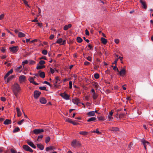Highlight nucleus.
<instances>
[{
	"label": "nucleus",
	"mask_w": 153,
	"mask_h": 153,
	"mask_svg": "<svg viewBox=\"0 0 153 153\" xmlns=\"http://www.w3.org/2000/svg\"><path fill=\"white\" fill-rule=\"evenodd\" d=\"M12 90L16 97L18 98L21 93V88L20 85L17 83H14L12 86Z\"/></svg>",
	"instance_id": "nucleus-1"
},
{
	"label": "nucleus",
	"mask_w": 153,
	"mask_h": 153,
	"mask_svg": "<svg viewBox=\"0 0 153 153\" xmlns=\"http://www.w3.org/2000/svg\"><path fill=\"white\" fill-rule=\"evenodd\" d=\"M71 145L72 147L76 148L77 146H80L81 144L78 141L74 140L72 142Z\"/></svg>",
	"instance_id": "nucleus-2"
},
{
	"label": "nucleus",
	"mask_w": 153,
	"mask_h": 153,
	"mask_svg": "<svg viewBox=\"0 0 153 153\" xmlns=\"http://www.w3.org/2000/svg\"><path fill=\"white\" fill-rule=\"evenodd\" d=\"M60 95L65 100H68L69 99L70 95L65 92L60 94Z\"/></svg>",
	"instance_id": "nucleus-3"
},
{
	"label": "nucleus",
	"mask_w": 153,
	"mask_h": 153,
	"mask_svg": "<svg viewBox=\"0 0 153 153\" xmlns=\"http://www.w3.org/2000/svg\"><path fill=\"white\" fill-rule=\"evenodd\" d=\"M23 148L26 151H29L32 153L33 152V150L27 145H23Z\"/></svg>",
	"instance_id": "nucleus-4"
},
{
	"label": "nucleus",
	"mask_w": 153,
	"mask_h": 153,
	"mask_svg": "<svg viewBox=\"0 0 153 153\" xmlns=\"http://www.w3.org/2000/svg\"><path fill=\"white\" fill-rule=\"evenodd\" d=\"M72 102L75 104L78 105L79 103H80V100L78 98L76 97L73 99L72 100Z\"/></svg>",
	"instance_id": "nucleus-5"
},
{
	"label": "nucleus",
	"mask_w": 153,
	"mask_h": 153,
	"mask_svg": "<svg viewBox=\"0 0 153 153\" xmlns=\"http://www.w3.org/2000/svg\"><path fill=\"white\" fill-rule=\"evenodd\" d=\"M26 79V76L24 75H21L19 77V81L20 83L24 82Z\"/></svg>",
	"instance_id": "nucleus-6"
},
{
	"label": "nucleus",
	"mask_w": 153,
	"mask_h": 153,
	"mask_svg": "<svg viewBox=\"0 0 153 153\" xmlns=\"http://www.w3.org/2000/svg\"><path fill=\"white\" fill-rule=\"evenodd\" d=\"M28 81L30 82L31 83L35 85H38V84L34 81V78L31 76H30L28 79Z\"/></svg>",
	"instance_id": "nucleus-7"
},
{
	"label": "nucleus",
	"mask_w": 153,
	"mask_h": 153,
	"mask_svg": "<svg viewBox=\"0 0 153 153\" xmlns=\"http://www.w3.org/2000/svg\"><path fill=\"white\" fill-rule=\"evenodd\" d=\"M40 94V92L38 91H35L34 92V97L35 99H37Z\"/></svg>",
	"instance_id": "nucleus-8"
},
{
	"label": "nucleus",
	"mask_w": 153,
	"mask_h": 153,
	"mask_svg": "<svg viewBox=\"0 0 153 153\" xmlns=\"http://www.w3.org/2000/svg\"><path fill=\"white\" fill-rule=\"evenodd\" d=\"M10 51L13 53H16L18 50V48L17 46H14L10 48Z\"/></svg>",
	"instance_id": "nucleus-9"
},
{
	"label": "nucleus",
	"mask_w": 153,
	"mask_h": 153,
	"mask_svg": "<svg viewBox=\"0 0 153 153\" xmlns=\"http://www.w3.org/2000/svg\"><path fill=\"white\" fill-rule=\"evenodd\" d=\"M141 142L144 145V147L146 150V146L147 145H149V143L148 141H146L144 139H143L141 140Z\"/></svg>",
	"instance_id": "nucleus-10"
},
{
	"label": "nucleus",
	"mask_w": 153,
	"mask_h": 153,
	"mask_svg": "<svg viewBox=\"0 0 153 153\" xmlns=\"http://www.w3.org/2000/svg\"><path fill=\"white\" fill-rule=\"evenodd\" d=\"M44 131L43 129H34L33 131V132L35 134H38Z\"/></svg>",
	"instance_id": "nucleus-11"
},
{
	"label": "nucleus",
	"mask_w": 153,
	"mask_h": 153,
	"mask_svg": "<svg viewBox=\"0 0 153 153\" xmlns=\"http://www.w3.org/2000/svg\"><path fill=\"white\" fill-rule=\"evenodd\" d=\"M55 79L56 80L55 83L56 84H60L62 82V81L60 79V77L59 76H56L55 77Z\"/></svg>",
	"instance_id": "nucleus-12"
},
{
	"label": "nucleus",
	"mask_w": 153,
	"mask_h": 153,
	"mask_svg": "<svg viewBox=\"0 0 153 153\" xmlns=\"http://www.w3.org/2000/svg\"><path fill=\"white\" fill-rule=\"evenodd\" d=\"M126 73V70L125 69L123 68L121 69V71L119 73V74L120 76H123Z\"/></svg>",
	"instance_id": "nucleus-13"
},
{
	"label": "nucleus",
	"mask_w": 153,
	"mask_h": 153,
	"mask_svg": "<svg viewBox=\"0 0 153 153\" xmlns=\"http://www.w3.org/2000/svg\"><path fill=\"white\" fill-rule=\"evenodd\" d=\"M140 2L143 5V7L145 9H146L147 8V7L146 2L143 0H140Z\"/></svg>",
	"instance_id": "nucleus-14"
},
{
	"label": "nucleus",
	"mask_w": 153,
	"mask_h": 153,
	"mask_svg": "<svg viewBox=\"0 0 153 153\" xmlns=\"http://www.w3.org/2000/svg\"><path fill=\"white\" fill-rule=\"evenodd\" d=\"M15 77L14 75H11L5 81L7 83H8L10 82V81H11L12 79Z\"/></svg>",
	"instance_id": "nucleus-15"
},
{
	"label": "nucleus",
	"mask_w": 153,
	"mask_h": 153,
	"mask_svg": "<svg viewBox=\"0 0 153 153\" xmlns=\"http://www.w3.org/2000/svg\"><path fill=\"white\" fill-rule=\"evenodd\" d=\"M13 72V70L11 69L4 76V79H5L10 75Z\"/></svg>",
	"instance_id": "nucleus-16"
},
{
	"label": "nucleus",
	"mask_w": 153,
	"mask_h": 153,
	"mask_svg": "<svg viewBox=\"0 0 153 153\" xmlns=\"http://www.w3.org/2000/svg\"><path fill=\"white\" fill-rule=\"evenodd\" d=\"M40 102L42 104H45L46 103L47 101L45 98L42 97L40 99Z\"/></svg>",
	"instance_id": "nucleus-17"
},
{
	"label": "nucleus",
	"mask_w": 153,
	"mask_h": 153,
	"mask_svg": "<svg viewBox=\"0 0 153 153\" xmlns=\"http://www.w3.org/2000/svg\"><path fill=\"white\" fill-rule=\"evenodd\" d=\"M27 143L28 145L31 146L33 148L35 149L36 148V146L34 145L33 143L31 141H28L27 142Z\"/></svg>",
	"instance_id": "nucleus-18"
},
{
	"label": "nucleus",
	"mask_w": 153,
	"mask_h": 153,
	"mask_svg": "<svg viewBox=\"0 0 153 153\" xmlns=\"http://www.w3.org/2000/svg\"><path fill=\"white\" fill-rule=\"evenodd\" d=\"M87 115L89 117L94 116L95 115V112L94 111L89 112L87 113Z\"/></svg>",
	"instance_id": "nucleus-19"
},
{
	"label": "nucleus",
	"mask_w": 153,
	"mask_h": 153,
	"mask_svg": "<svg viewBox=\"0 0 153 153\" xmlns=\"http://www.w3.org/2000/svg\"><path fill=\"white\" fill-rule=\"evenodd\" d=\"M11 123V120L9 119H6L4 122V124L6 125L10 124Z\"/></svg>",
	"instance_id": "nucleus-20"
},
{
	"label": "nucleus",
	"mask_w": 153,
	"mask_h": 153,
	"mask_svg": "<svg viewBox=\"0 0 153 153\" xmlns=\"http://www.w3.org/2000/svg\"><path fill=\"white\" fill-rule=\"evenodd\" d=\"M101 41L102 43L104 45H106V44L107 42V40L103 37H102L101 38Z\"/></svg>",
	"instance_id": "nucleus-21"
},
{
	"label": "nucleus",
	"mask_w": 153,
	"mask_h": 153,
	"mask_svg": "<svg viewBox=\"0 0 153 153\" xmlns=\"http://www.w3.org/2000/svg\"><path fill=\"white\" fill-rule=\"evenodd\" d=\"M71 24H69L68 25H65L63 28V29L65 30H68L69 28H71Z\"/></svg>",
	"instance_id": "nucleus-22"
},
{
	"label": "nucleus",
	"mask_w": 153,
	"mask_h": 153,
	"mask_svg": "<svg viewBox=\"0 0 153 153\" xmlns=\"http://www.w3.org/2000/svg\"><path fill=\"white\" fill-rule=\"evenodd\" d=\"M16 110L18 117H20L21 115L22 114L19 108H16Z\"/></svg>",
	"instance_id": "nucleus-23"
},
{
	"label": "nucleus",
	"mask_w": 153,
	"mask_h": 153,
	"mask_svg": "<svg viewBox=\"0 0 153 153\" xmlns=\"http://www.w3.org/2000/svg\"><path fill=\"white\" fill-rule=\"evenodd\" d=\"M18 36L20 38L23 37L25 36V34L22 32H19L18 33Z\"/></svg>",
	"instance_id": "nucleus-24"
},
{
	"label": "nucleus",
	"mask_w": 153,
	"mask_h": 153,
	"mask_svg": "<svg viewBox=\"0 0 153 153\" xmlns=\"http://www.w3.org/2000/svg\"><path fill=\"white\" fill-rule=\"evenodd\" d=\"M79 134L85 136L88 134V132L86 131H82L79 132Z\"/></svg>",
	"instance_id": "nucleus-25"
},
{
	"label": "nucleus",
	"mask_w": 153,
	"mask_h": 153,
	"mask_svg": "<svg viewBox=\"0 0 153 153\" xmlns=\"http://www.w3.org/2000/svg\"><path fill=\"white\" fill-rule=\"evenodd\" d=\"M96 119V118L95 117H92L91 118H90L89 119H88L87 121L88 122H93L95 121Z\"/></svg>",
	"instance_id": "nucleus-26"
},
{
	"label": "nucleus",
	"mask_w": 153,
	"mask_h": 153,
	"mask_svg": "<svg viewBox=\"0 0 153 153\" xmlns=\"http://www.w3.org/2000/svg\"><path fill=\"white\" fill-rule=\"evenodd\" d=\"M55 149V147L54 146H50L49 147H47L46 148V151H48L50 150H53Z\"/></svg>",
	"instance_id": "nucleus-27"
},
{
	"label": "nucleus",
	"mask_w": 153,
	"mask_h": 153,
	"mask_svg": "<svg viewBox=\"0 0 153 153\" xmlns=\"http://www.w3.org/2000/svg\"><path fill=\"white\" fill-rule=\"evenodd\" d=\"M45 66L44 65H39L38 64L36 67V69L38 70L44 68H45Z\"/></svg>",
	"instance_id": "nucleus-28"
},
{
	"label": "nucleus",
	"mask_w": 153,
	"mask_h": 153,
	"mask_svg": "<svg viewBox=\"0 0 153 153\" xmlns=\"http://www.w3.org/2000/svg\"><path fill=\"white\" fill-rule=\"evenodd\" d=\"M119 130V128L117 127H112L109 129V130L112 131H118Z\"/></svg>",
	"instance_id": "nucleus-29"
},
{
	"label": "nucleus",
	"mask_w": 153,
	"mask_h": 153,
	"mask_svg": "<svg viewBox=\"0 0 153 153\" xmlns=\"http://www.w3.org/2000/svg\"><path fill=\"white\" fill-rule=\"evenodd\" d=\"M97 118L99 120L103 121L105 120L104 116H99L97 117Z\"/></svg>",
	"instance_id": "nucleus-30"
},
{
	"label": "nucleus",
	"mask_w": 153,
	"mask_h": 153,
	"mask_svg": "<svg viewBox=\"0 0 153 153\" xmlns=\"http://www.w3.org/2000/svg\"><path fill=\"white\" fill-rule=\"evenodd\" d=\"M63 42V40L62 38H59L57 39L56 41V43L59 44L60 45H62V42Z\"/></svg>",
	"instance_id": "nucleus-31"
},
{
	"label": "nucleus",
	"mask_w": 153,
	"mask_h": 153,
	"mask_svg": "<svg viewBox=\"0 0 153 153\" xmlns=\"http://www.w3.org/2000/svg\"><path fill=\"white\" fill-rule=\"evenodd\" d=\"M37 147L41 150H43L44 147L43 145L41 144H39L37 145Z\"/></svg>",
	"instance_id": "nucleus-32"
},
{
	"label": "nucleus",
	"mask_w": 153,
	"mask_h": 153,
	"mask_svg": "<svg viewBox=\"0 0 153 153\" xmlns=\"http://www.w3.org/2000/svg\"><path fill=\"white\" fill-rule=\"evenodd\" d=\"M87 47L89 48L88 49V50H93V45L89 44L87 46Z\"/></svg>",
	"instance_id": "nucleus-33"
},
{
	"label": "nucleus",
	"mask_w": 153,
	"mask_h": 153,
	"mask_svg": "<svg viewBox=\"0 0 153 153\" xmlns=\"http://www.w3.org/2000/svg\"><path fill=\"white\" fill-rule=\"evenodd\" d=\"M40 76L42 78H44L45 77V73L44 72H41L39 74Z\"/></svg>",
	"instance_id": "nucleus-34"
},
{
	"label": "nucleus",
	"mask_w": 153,
	"mask_h": 153,
	"mask_svg": "<svg viewBox=\"0 0 153 153\" xmlns=\"http://www.w3.org/2000/svg\"><path fill=\"white\" fill-rule=\"evenodd\" d=\"M76 40L78 42L80 43L82 42V39L80 37L78 36L76 38Z\"/></svg>",
	"instance_id": "nucleus-35"
},
{
	"label": "nucleus",
	"mask_w": 153,
	"mask_h": 153,
	"mask_svg": "<svg viewBox=\"0 0 153 153\" xmlns=\"http://www.w3.org/2000/svg\"><path fill=\"white\" fill-rule=\"evenodd\" d=\"M93 86L96 88H98L99 86V85L97 82H94L93 83Z\"/></svg>",
	"instance_id": "nucleus-36"
},
{
	"label": "nucleus",
	"mask_w": 153,
	"mask_h": 153,
	"mask_svg": "<svg viewBox=\"0 0 153 153\" xmlns=\"http://www.w3.org/2000/svg\"><path fill=\"white\" fill-rule=\"evenodd\" d=\"M91 133H95L98 134H101V132L99 131L98 128L96 129L95 131H91Z\"/></svg>",
	"instance_id": "nucleus-37"
},
{
	"label": "nucleus",
	"mask_w": 153,
	"mask_h": 153,
	"mask_svg": "<svg viewBox=\"0 0 153 153\" xmlns=\"http://www.w3.org/2000/svg\"><path fill=\"white\" fill-rule=\"evenodd\" d=\"M20 131V128L18 127L15 128L13 131V133L17 132Z\"/></svg>",
	"instance_id": "nucleus-38"
},
{
	"label": "nucleus",
	"mask_w": 153,
	"mask_h": 153,
	"mask_svg": "<svg viewBox=\"0 0 153 153\" xmlns=\"http://www.w3.org/2000/svg\"><path fill=\"white\" fill-rule=\"evenodd\" d=\"M50 140V137H47L45 138V142L46 143H48Z\"/></svg>",
	"instance_id": "nucleus-39"
},
{
	"label": "nucleus",
	"mask_w": 153,
	"mask_h": 153,
	"mask_svg": "<svg viewBox=\"0 0 153 153\" xmlns=\"http://www.w3.org/2000/svg\"><path fill=\"white\" fill-rule=\"evenodd\" d=\"M43 135H41L40 136H38V138L37 139V140L38 141H41L42 138H43Z\"/></svg>",
	"instance_id": "nucleus-40"
},
{
	"label": "nucleus",
	"mask_w": 153,
	"mask_h": 153,
	"mask_svg": "<svg viewBox=\"0 0 153 153\" xmlns=\"http://www.w3.org/2000/svg\"><path fill=\"white\" fill-rule=\"evenodd\" d=\"M93 98L94 100H96L98 97V95L96 93H93Z\"/></svg>",
	"instance_id": "nucleus-41"
},
{
	"label": "nucleus",
	"mask_w": 153,
	"mask_h": 153,
	"mask_svg": "<svg viewBox=\"0 0 153 153\" xmlns=\"http://www.w3.org/2000/svg\"><path fill=\"white\" fill-rule=\"evenodd\" d=\"M39 88L41 90L47 91L46 87L45 86L40 87Z\"/></svg>",
	"instance_id": "nucleus-42"
},
{
	"label": "nucleus",
	"mask_w": 153,
	"mask_h": 153,
	"mask_svg": "<svg viewBox=\"0 0 153 153\" xmlns=\"http://www.w3.org/2000/svg\"><path fill=\"white\" fill-rule=\"evenodd\" d=\"M94 77L96 79H98L100 77V75L98 73H95L94 74Z\"/></svg>",
	"instance_id": "nucleus-43"
},
{
	"label": "nucleus",
	"mask_w": 153,
	"mask_h": 153,
	"mask_svg": "<svg viewBox=\"0 0 153 153\" xmlns=\"http://www.w3.org/2000/svg\"><path fill=\"white\" fill-rule=\"evenodd\" d=\"M65 121L69 122L70 123H71L72 122V120L70 118H66L65 119Z\"/></svg>",
	"instance_id": "nucleus-44"
},
{
	"label": "nucleus",
	"mask_w": 153,
	"mask_h": 153,
	"mask_svg": "<svg viewBox=\"0 0 153 153\" xmlns=\"http://www.w3.org/2000/svg\"><path fill=\"white\" fill-rule=\"evenodd\" d=\"M42 53L44 55H46L48 53V51H47L46 50H43L42 51Z\"/></svg>",
	"instance_id": "nucleus-45"
},
{
	"label": "nucleus",
	"mask_w": 153,
	"mask_h": 153,
	"mask_svg": "<svg viewBox=\"0 0 153 153\" xmlns=\"http://www.w3.org/2000/svg\"><path fill=\"white\" fill-rule=\"evenodd\" d=\"M24 4L27 6L28 7H30L29 6L28 4V2L26 0H22Z\"/></svg>",
	"instance_id": "nucleus-46"
},
{
	"label": "nucleus",
	"mask_w": 153,
	"mask_h": 153,
	"mask_svg": "<svg viewBox=\"0 0 153 153\" xmlns=\"http://www.w3.org/2000/svg\"><path fill=\"white\" fill-rule=\"evenodd\" d=\"M11 153H22L19 152H17L16 151L13 149H11Z\"/></svg>",
	"instance_id": "nucleus-47"
},
{
	"label": "nucleus",
	"mask_w": 153,
	"mask_h": 153,
	"mask_svg": "<svg viewBox=\"0 0 153 153\" xmlns=\"http://www.w3.org/2000/svg\"><path fill=\"white\" fill-rule=\"evenodd\" d=\"M39 64L40 65H43L45 64V62L44 60H40L39 62Z\"/></svg>",
	"instance_id": "nucleus-48"
},
{
	"label": "nucleus",
	"mask_w": 153,
	"mask_h": 153,
	"mask_svg": "<svg viewBox=\"0 0 153 153\" xmlns=\"http://www.w3.org/2000/svg\"><path fill=\"white\" fill-rule=\"evenodd\" d=\"M111 67H113V69L115 71L117 70V71H119L118 69L117 68L116 65L115 66H114V67L113 65H112Z\"/></svg>",
	"instance_id": "nucleus-49"
},
{
	"label": "nucleus",
	"mask_w": 153,
	"mask_h": 153,
	"mask_svg": "<svg viewBox=\"0 0 153 153\" xmlns=\"http://www.w3.org/2000/svg\"><path fill=\"white\" fill-rule=\"evenodd\" d=\"M36 62L33 60H30L29 61V63L30 64L33 65Z\"/></svg>",
	"instance_id": "nucleus-50"
},
{
	"label": "nucleus",
	"mask_w": 153,
	"mask_h": 153,
	"mask_svg": "<svg viewBox=\"0 0 153 153\" xmlns=\"http://www.w3.org/2000/svg\"><path fill=\"white\" fill-rule=\"evenodd\" d=\"M72 83L71 81H70L69 82V88L70 89H71L72 87Z\"/></svg>",
	"instance_id": "nucleus-51"
},
{
	"label": "nucleus",
	"mask_w": 153,
	"mask_h": 153,
	"mask_svg": "<svg viewBox=\"0 0 153 153\" xmlns=\"http://www.w3.org/2000/svg\"><path fill=\"white\" fill-rule=\"evenodd\" d=\"M28 62L27 60H25L22 62V64L23 65H24L25 64H27Z\"/></svg>",
	"instance_id": "nucleus-52"
},
{
	"label": "nucleus",
	"mask_w": 153,
	"mask_h": 153,
	"mask_svg": "<svg viewBox=\"0 0 153 153\" xmlns=\"http://www.w3.org/2000/svg\"><path fill=\"white\" fill-rule=\"evenodd\" d=\"M50 71L51 73L52 74H53L55 72L54 70L52 68H50Z\"/></svg>",
	"instance_id": "nucleus-53"
},
{
	"label": "nucleus",
	"mask_w": 153,
	"mask_h": 153,
	"mask_svg": "<svg viewBox=\"0 0 153 153\" xmlns=\"http://www.w3.org/2000/svg\"><path fill=\"white\" fill-rule=\"evenodd\" d=\"M43 83L44 84H46L47 85H49L50 86H51V85L48 82L46 81H45L43 82Z\"/></svg>",
	"instance_id": "nucleus-54"
},
{
	"label": "nucleus",
	"mask_w": 153,
	"mask_h": 153,
	"mask_svg": "<svg viewBox=\"0 0 153 153\" xmlns=\"http://www.w3.org/2000/svg\"><path fill=\"white\" fill-rule=\"evenodd\" d=\"M54 37V35L51 34L50 35L49 37V39H50L52 40L53 39Z\"/></svg>",
	"instance_id": "nucleus-55"
},
{
	"label": "nucleus",
	"mask_w": 153,
	"mask_h": 153,
	"mask_svg": "<svg viewBox=\"0 0 153 153\" xmlns=\"http://www.w3.org/2000/svg\"><path fill=\"white\" fill-rule=\"evenodd\" d=\"M24 121V120L23 119L22 120H21L18 122V124L19 125H20L22 124V123Z\"/></svg>",
	"instance_id": "nucleus-56"
},
{
	"label": "nucleus",
	"mask_w": 153,
	"mask_h": 153,
	"mask_svg": "<svg viewBox=\"0 0 153 153\" xmlns=\"http://www.w3.org/2000/svg\"><path fill=\"white\" fill-rule=\"evenodd\" d=\"M71 123L72 124L74 125H78L79 124V123L76 122H75L74 121H72Z\"/></svg>",
	"instance_id": "nucleus-57"
},
{
	"label": "nucleus",
	"mask_w": 153,
	"mask_h": 153,
	"mask_svg": "<svg viewBox=\"0 0 153 153\" xmlns=\"http://www.w3.org/2000/svg\"><path fill=\"white\" fill-rule=\"evenodd\" d=\"M85 34L87 36H89V31L87 29H86L85 30Z\"/></svg>",
	"instance_id": "nucleus-58"
},
{
	"label": "nucleus",
	"mask_w": 153,
	"mask_h": 153,
	"mask_svg": "<svg viewBox=\"0 0 153 153\" xmlns=\"http://www.w3.org/2000/svg\"><path fill=\"white\" fill-rule=\"evenodd\" d=\"M125 115V114H121L119 115V117L120 118H121L123 117V116Z\"/></svg>",
	"instance_id": "nucleus-59"
},
{
	"label": "nucleus",
	"mask_w": 153,
	"mask_h": 153,
	"mask_svg": "<svg viewBox=\"0 0 153 153\" xmlns=\"http://www.w3.org/2000/svg\"><path fill=\"white\" fill-rule=\"evenodd\" d=\"M37 24L40 27H41L42 26V24L41 23L38 22Z\"/></svg>",
	"instance_id": "nucleus-60"
},
{
	"label": "nucleus",
	"mask_w": 153,
	"mask_h": 153,
	"mask_svg": "<svg viewBox=\"0 0 153 153\" xmlns=\"http://www.w3.org/2000/svg\"><path fill=\"white\" fill-rule=\"evenodd\" d=\"M4 17V14H2L0 15V20L3 19Z\"/></svg>",
	"instance_id": "nucleus-61"
},
{
	"label": "nucleus",
	"mask_w": 153,
	"mask_h": 153,
	"mask_svg": "<svg viewBox=\"0 0 153 153\" xmlns=\"http://www.w3.org/2000/svg\"><path fill=\"white\" fill-rule=\"evenodd\" d=\"M32 22H38V20H37V18L36 17L35 18V19L34 20H33L31 21Z\"/></svg>",
	"instance_id": "nucleus-62"
},
{
	"label": "nucleus",
	"mask_w": 153,
	"mask_h": 153,
	"mask_svg": "<svg viewBox=\"0 0 153 153\" xmlns=\"http://www.w3.org/2000/svg\"><path fill=\"white\" fill-rule=\"evenodd\" d=\"M90 62H88L85 61L84 63V64L85 65H88L90 64Z\"/></svg>",
	"instance_id": "nucleus-63"
},
{
	"label": "nucleus",
	"mask_w": 153,
	"mask_h": 153,
	"mask_svg": "<svg viewBox=\"0 0 153 153\" xmlns=\"http://www.w3.org/2000/svg\"><path fill=\"white\" fill-rule=\"evenodd\" d=\"M114 42L116 44H118L119 42V40L118 39H115Z\"/></svg>",
	"instance_id": "nucleus-64"
}]
</instances>
